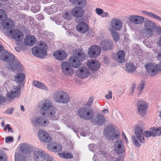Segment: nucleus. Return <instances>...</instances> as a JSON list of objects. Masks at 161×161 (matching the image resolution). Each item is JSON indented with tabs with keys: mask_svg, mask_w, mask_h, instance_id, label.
I'll return each mask as SVG.
<instances>
[{
	"mask_svg": "<svg viewBox=\"0 0 161 161\" xmlns=\"http://www.w3.org/2000/svg\"><path fill=\"white\" fill-rule=\"evenodd\" d=\"M86 54L81 50H74L72 53V56L68 59L69 62L74 68H77L81 65L80 61L86 59Z\"/></svg>",
	"mask_w": 161,
	"mask_h": 161,
	"instance_id": "obj_1",
	"label": "nucleus"
},
{
	"mask_svg": "<svg viewBox=\"0 0 161 161\" xmlns=\"http://www.w3.org/2000/svg\"><path fill=\"white\" fill-rule=\"evenodd\" d=\"M47 45L46 43L43 41L40 42L38 47H34L32 48V54L35 56L41 58H43L47 54L46 50Z\"/></svg>",
	"mask_w": 161,
	"mask_h": 161,
	"instance_id": "obj_2",
	"label": "nucleus"
},
{
	"mask_svg": "<svg viewBox=\"0 0 161 161\" xmlns=\"http://www.w3.org/2000/svg\"><path fill=\"white\" fill-rule=\"evenodd\" d=\"M105 137L108 140H113L118 138L120 135V132L115 129L113 125L107 126L104 130Z\"/></svg>",
	"mask_w": 161,
	"mask_h": 161,
	"instance_id": "obj_3",
	"label": "nucleus"
},
{
	"mask_svg": "<svg viewBox=\"0 0 161 161\" xmlns=\"http://www.w3.org/2000/svg\"><path fill=\"white\" fill-rule=\"evenodd\" d=\"M54 100L57 103L66 104L70 101L69 96L65 91L59 90L55 92L53 95Z\"/></svg>",
	"mask_w": 161,
	"mask_h": 161,
	"instance_id": "obj_4",
	"label": "nucleus"
},
{
	"mask_svg": "<svg viewBox=\"0 0 161 161\" xmlns=\"http://www.w3.org/2000/svg\"><path fill=\"white\" fill-rule=\"evenodd\" d=\"M135 133L136 137L133 136L132 139L134 144L136 147L141 146V143H144L145 140L143 130L140 127L136 126L135 130Z\"/></svg>",
	"mask_w": 161,
	"mask_h": 161,
	"instance_id": "obj_5",
	"label": "nucleus"
},
{
	"mask_svg": "<svg viewBox=\"0 0 161 161\" xmlns=\"http://www.w3.org/2000/svg\"><path fill=\"white\" fill-rule=\"evenodd\" d=\"M7 14L3 10L0 9V20L4 19L2 22V25L4 29H10L14 26V21L9 18H6Z\"/></svg>",
	"mask_w": 161,
	"mask_h": 161,
	"instance_id": "obj_6",
	"label": "nucleus"
},
{
	"mask_svg": "<svg viewBox=\"0 0 161 161\" xmlns=\"http://www.w3.org/2000/svg\"><path fill=\"white\" fill-rule=\"evenodd\" d=\"M78 114L82 119L89 120L93 118L94 113L92 109L90 108L84 107L78 110Z\"/></svg>",
	"mask_w": 161,
	"mask_h": 161,
	"instance_id": "obj_7",
	"label": "nucleus"
},
{
	"mask_svg": "<svg viewBox=\"0 0 161 161\" xmlns=\"http://www.w3.org/2000/svg\"><path fill=\"white\" fill-rule=\"evenodd\" d=\"M34 159L35 161H53L52 157L43 151L35 150L33 152Z\"/></svg>",
	"mask_w": 161,
	"mask_h": 161,
	"instance_id": "obj_8",
	"label": "nucleus"
},
{
	"mask_svg": "<svg viewBox=\"0 0 161 161\" xmlns=\"http://www.w3.org/2000/svg\"><path fill=\"white\" fill-rule=\"evenodd\" d=\"M145 67L149 75L154 77L157 75L159 71L161 70V63L157 64L153 63H148Z\"/></svg>",
	"mask_w": 161,
	"mask_h": 161,
	"instance_id": "obj_9",
	"label": "nucleus"
},
{
	"mask_svg": "<svg viewBox=\"0 0 161 161\" xmlns=\"http://www.w3.org/2000/svg\"><path fill=\"white\" fill-rule=\"evenodd\" d=\"M147 106V103L143 100H139L137 103V114L142 117L146 114Z\"/></svg>",
	"mask_w": 161,
	"mask_h": 161,
	"instance_id": "obj_10",
	"label": "nucleus"
},
{
	"mask_svg": "<svg viewBox=\"0 0 161 161\" xmlns=\"http://www.w3.org/2000/svg\"><path fill=\"white\" fill-rule=\"evenodd\" d=\"M144 24L145 31L149 37L155 35L154 31L155 24L153 22L150 20H146L144 21Z\"/></svg>",
	"mask_w": 161,
	"mask_h": 161,
	"instance_id": "obj_11",
	"label": "nucleus"
},
{
	"mask_svg": "<svg viewBox=\"0 0 161 161\" xmlns=\"http://www.w3.org/2000/svg\"><path fill=\"white\" fill-rule=\"evenodd\" d=\"M42 114L53 120H56L59 118L60 114L57 113L55 108L53 106L45 112H42Z\"/></svg>",
	"mask_w": 161,
	"mask_h": 161,
	"instance_id": "obj_12",
	"label": "nucleus"
},
{
	"mask_svg": "<svg viewBox=\"0 0 161 161\" xmlns=\"http://www.w3.org/2000/svg\"><path fill=\"white\" fill-rule=\"evenodd\" d=\"M114 150L115 152L119 154L116 159L121 156H123V155L121 154L125 151L124 143L120 140H118L116 142L114 145ZM124 158H123V159Z\"/></svg>",
	"mask_w": 161,
	"mask_h": 161,
	"instance_id": "obj_13",
	"label": "nucleus"
},
{
	"mask_svg": "<svg viewBox=\"0 0 161 161\" xmlns=\"http://www.w3.org/2000/svg\"><path fill=\"white\" fill-rule=\"evenodd\" d=\"M31 123L35 127L38 126L39 125L45 127L48 124L49 121L46 118L41 116L37 118H32Z\"/></svg>",
	"mask_w": 161,
	"mask_h": 161,
	"instance_id": "obj_14",
	"label": "nucleus"
},
{
	"mask_svg": "<svg viewBox=\"0 0 161 161\" xmlns=\"http://www.w3.org/2000/svg\"><path fill=\"white\" fill-rule=\"evenodd\" d=\"M61 66L63 73L66 75L71 76L73 74V70L69 61H63Z\"/></svg>",
	"mask_w": 161,
	"mask_h": 161,
	"instance_id": "obj_15",
	"label": "nucleus"
},
{
	"mask_svg": "<svg viewBox=\"0 0 161 161\" xmlns=\"http://www.w3.org/2000/svg\"><path fill=\"white\" fill-rule=\"evenodd\" d=\"M99 46L103 50H110L114 47L113 42L111 40L104 39L102 40L100 43Z\"/></svg>",
	"mask_w": 161,
	"mask_h": 161,
	"instance_id": "obj_16",
	"label": "nucleus"
},
{
	"mask_svg": "<svg viewBox=\"0 0 161 161\" xmlns=\"http://www.w3.org/2000/svg\"><path fill=\"white\" fill-rule=\"evenodd\" d=\"M101 53V49L97 45H93L89 48L88 54L91 57L95 58L99 55Z\"/></svg>",
	"mask_w": 161,
	"mask_h": 161,
	"instance_id": "obj_17",
	"label": "nucleus"
},
{
	"mask_svg": "<svg viewBox=\"0 0 161 161\" xmlns=\"http://www.w3.org/2000/svg\"><path fill=\"white\" fill-rule=\"evenodd\" d=\"M21 86L18 85L17 86H14L12 90L8 92V97L11 99L18 98L20 96Z\"/></svg>",
	"mask_w": 161,
	"mask_h": 161,
	"instance_id": "obj_18",
	"label": "nucleus"
},
{
	"mask_svg": "<svg viewBox=\"0 0 161 161\" xmlns=\"http://www.w3.org/2000/svg\"><path fill=\"white\" fill-rule=\"evenodd\" d=\"M90 74L89 69L85 67H82L76 70V74L79 78L84 79L87 78Z\"/></svg>",
	"mask_w": 161,
	"mask_h": 161,
	"instance_id": "obj_19",
	"label": "nucleus"
},
{
	"mask_svg": "<svg viewBox=\"0 0 161 161\" xmlns=\"http://www.w3.org/2000/svg\"><path fill=\"white\" fill-rule=\"evenodd\" d=\"M52 106L51 103L48 99H44L40 101L38 104L39 108L41 111H43V112H45Z\"/></svg>",
	"mask_w": 161,
	"mask_h": 161,
	"instance_id": "obj_20",
	"label": "nucleus"
},
{
	"mask_svg": "<svg viewBox=\"0 0 161 161\" xmlns=\"http://www.w3.org/2000/svg\"><path fill=\"white\" fill-rule=\"evenodd\" d=\"M13 39L17 41H22L24 38L23 34L19 29H14L8 31Z\"/></svg>",
	"mask_w": 161,
	"mask_h": 161,
	"instance_id": "obj_21",
	"label": "nucleus"
},
{
	"mask_svg": "<svg viewBox=\"0 0 161 161\" xmlns=\"http://www.w3.org/2000/svg\"><path fill=\"white\" fill-rule=\"evenodd\" d=\"M89 69L92 71H96L98 70L100 67V64L96 59L89 60L86 64Z\"/></svg>",
	"mask_w": 161,
	"mask_h": 161,
	"instance_id": "obj_22",
	"label": "nucleus"
},
{
	"mask_svg": "<svg viewBox=\"0 0 161 161\" xmlns=\"http://www.w3.org/2000/svg\"><path fill=\"white\" fill-rule=\"evenodd\" d=\"M38 135L39 140L45 143H48L51 141V137L48 133L43 130L39 131Z\"/></svg>",
	"mask_w": 161,
	"mask_h": 161,
	"instance_id": "obj_23",
	"label": "nucleus"
},
{
	"mask_svg": "<svg viewBox=\"0 0 161 161\" xmlns=\"http://www.w3.org/2000/svg\"><path fill=\"white\" fill-rule=\"evenodd\" d=\"M110 26L112 28L111 29H113L114 31H119L122 27V23L120 20L116 18H114L110 23Z\"/></svg>",
	"mask_w": 161,
	"mask_h": 161,
	"instance_id": "obj_24",
	"label": "nucleus"
},
{
	"mask_svg": "<svg viewBox=\"0 0 161 161\" xmlns=\"http://www.w3.org/2000/svg\"><path fill=\"white\" fill-rule=\"evenodd\" d=\"M71 14L75 17L81 18L84 14V10L80 7H76L72 10Z\"/></svg>",
	"mask_w": 161,
	"mask_h": 161,
	"instance_id": "obj_25",
	"label": "nucleus"
},
{
	"mask_svg": "<svg viewBox=\"0 0 161 161\" xmlns=\"http://www.w3.org/2000/svg\"><path fill=\"white\" fill-rule=\"evenodd\" d=\"M143 17L137 15H131L129 17V21L135 24H142L144 21Z\"/></svg>",
	"mask_w": 161,
	"mask_h": 161,
	"instance_id": "obj_26",
	"label": "nucleus"
},
{
	"mask_svg": "<svg viewBox=\"0 0 161 161\" xmlns=\"http://www.w3.org/2000/svg\"><path fill=\"white\" fill-rule=\"evenodd\" d=\"M105 121V119L104 116L101 114L97 115L94 119H92V122L95 125L100 126L103 125Z\"/></svg>",
	"mask_w": 161,
	"mask_h": 161,
	"instance_id": "obj_27",
	"label": "nucleus"
},
{
	"mask_svg": "<svg viewBox=\"0 0 161 161\" xmlns=\"http://www.w3.org/2000/svg\"><path fill=\"white\" fill-rule=\"evenodd\" d=\"M47 148L50 151L53 152H61L62 150L61 145L55 142L48 144L47 146Z\"/></svg>",
	"mask_w": 161,
	"mask_h": 161,
	"instance_id": "obj_28",
	"label": "nucleus"
},
{
	"mask_svg": "<svg viewBox=\"0 0 161 161\" xmlns=\"http://www.w3.org/2000/svg\"><path fill=\"white\" fill-rule=\"evenodd\" d=\"M76 29L81 33H84L87 31L89 27L87 24L84 21L80 22L76 26Z\"/></svg>",
	"mask_w": 161,
	"mask_h": 161,
	"instance_id": "obj_29",
	"label": "nucleus"
},
{
	"mask_svg": "<svg viewBox=\"0 0 161 161\" xmlns=\"http://www.w3.org/2000/svg\"><path fill=\"white\" fill-rule=\"evenodd\" d=\"M60 10L59 5L58 4H54L48 7L45 9V12L49 14H53Z\"/></svg>",
	"mask_w": 161,
	"mask_h": 161,
	"instance_id": "obj_30",
	"label": "nucleus"
},
{
	"mask_svg": "<svg viewBox=\"0 0 161 161\" xmlns=\"http://www.w3.org/2000/svg\"><path fill=\"white\" fill-rule=\"evenodd\" d=\"M56 59L61 61L64 60L67 56L65 52L64 51L58 50L54 52L53 54Z\"/></svg>",
	"mask_w": 161,
	"mask_h": 161,
	"instance_id": "obj_31",
	"label": "nucleus"
},
{
	"mask_svg": "<svg viewBox=\"0 0 161 161\" xmlns=\"http://www.w3.org/2000/svg\"><path fill=\"white\" fill-rule=\"evenodd\" d=\"M36 41V38L32 36H27L24 40V42L25 44L30 46H33Z\"/></svg>",
	"mask_w": 161,
	"mask_h": 161,
	"instance_id": "obj_32",
	"label": "nucleus"
},
{
	"mask_svg": "<svg viewBox=\"0 0 161 161\" xmlns=\"http://www.w3.org/2000/svg\"><path fill=\"white\" fill-rule=\"evenodd\" d=\"M15 61L11 65V69L13 70L20 71L22 69V66L20 63L15 59Z\"/></svg>",
	"mask_w": 161,
	"mask_h": 161,
	"instance_id": "obj_33",
	"label": "nucleus"
},
{
	"mask_svg": "<svg viewBox=\"0 0 161 161\" xmlns=\"http://www.w3.org/2000/svg\"><path fill=\"white\" fill-rule=\"evenodd\" d=\"M33 84L35 86L41 90H44L47 91H49L48 88L44 84L39 81L35 80L34 81Z\"/></svg>",
	"mask_w": 161,
	"mask_h": 161,
	"instance_id": "obj_34",
	"label": "nucleus"
},
{
	"mask_svg": "<svg viewBox=\"0 0 161 161\" xmlns=\"http://www.w3.org/2000/svg\"><path fill=\"white\" fill-rule=\"evenodd\" d=\"M118 58L117 61L120 63H123L125 61V53L123 50H119L117 53Z\"/></svg>",
	"mask_w": 161,
	"mask_h": 161,
	"instance_id": "obj_35",
	"label": "nucleus"
},
{
	"mask_svg": "<svg viewBox=\"0 0 161 161\" xmlns=\"http://www.w3.org/2000/svg\"><path fill=\"white\" fill-rule=\"evenodd\" d=\"M31 148V147L29 144L23 143L21 145L20 150L22 153H27L30 152Z\"/></svg>",
	"mask_w": 161,
	"mask_h": 161,
	"instance_id": "obj_36",
	"label": "nucleus"
},
{
	"mask_svg": "<svg viewBox=\"0 0 161 161\" xmlns=\"http://www.w3.org/2000/svg\"><path fill=\"white\" fill-rule=\"evenodd\" d=\"M125 70L128 73H132L134 72L136 69V67L134 65L133 63L130 62L127 63Z\"/></svg>",
	"mask_w": 161,
	"mask_h": 161,
	"instance_id": "obj_37",
	"label": "nucleus"
},
{
	"mask_svg": "<svg viewBox=\"0 0 161 161\" xmlns=\"http://www.w3.org/2000/svg\"><path fill=\"white\" fill-rule=\"evenodd\" d=\"M72 129L74 131L75 133L79 132L80 135L83 136H87L89 134L88 131H85L84 130H82L80 127L78 126L74 128H72Z\"/></svg>",
	"mask_w": 161,
	"mask_h": 161,
	"instance_id": "obj_38",
	"label": "nucleus"
},
{
	"mask_svg": "<svg viewBox=\"0 0 161 161\" xmlns=\"http://www.w3.org/2000/svg\"><path fill=\"white\" fill-rule=\"evenodd\" d=\"M25 78V75L23 73H18L15 77V81L18 83H22Z\"/></svg>",
	"mask_w": 161,
	"mask_h": 161,
	"instance_id": "obj_39",
	"label": "nucleus"
},
{
	"mask_svg": "<svg viewBox=\"0 0 161 161\" xmlns=\"http://www.w3.org/2000/svg\"><path fill=\"white\" fill-rule=\"evenodd\" d=\"M111 35L115 42H118L119 39V35L118 33L113 29H109Z\"/></svg>",
	"mask_w": 161,
	"mask_h": 161,
	"instance_id": "obj_40",
	"label": "nucleus"
},
{
	"mask_svg": "<svg viewBox=\"0 0 161 161\" xmlns=\"http://www.w3.org/2000/svg\"><path fill=\"white\" fill-rule=\"evenodd\" d=\"M59 156L62 158H64L66 159L71 158H73V155L70 153L63 152L59 153Z\"/></svg>",
	"mask_w": 161,
	"mask_h": 161,
	"instance_id": "obj_41",
	"label": "nucleus"
},
{
	"mask_svg": "<svg viewBox=\"0 0 161 161\" xmlns=\"http://www.w3.org/2000/svg\"><path fill=\"white\" fill-rule=\"evenodd\" d=\"M152 128L153 131L152 135L153 137L161 135V127H158V128L154 127Z\"/></svg>",
	"mask_w": 161,
	"mask_h": 161,
	"instance_id": "obj_42",
	"label": "nucleus"
},
{
	"mask_svg": "<svg viewBox=\"0 0 161 161\" xmlns=\"http://www.w3.org/2000/svg\"><path fill=\"white\" fill-rule=\"evenodd\" d=\"M8 52L6 51H3L0 53V58L1 60L4 61L7 60V56H8Z\"/></svg>",
	"mask_w": 161,
	"mask_h": 161,
	"instance_id": "obj_43",
	"label": "nucleus"
},
{
	"mask_svg": "<svg viewBox=\"0 0 161 161\" xmlns=\"http://www.w3.org/2000/svg\"><path fill=\"white\" fill-rule=\"evenodd\" d=\"M77 2L78 7H80L82 8L85 7L87 4V0H78Z\"/></svg>",
	"mask_w": 161,
	"mask_h": 161,
	"instance_id": "obj_44",
	"label": "nucleus"
},
{
	"mask_svg": "<svg viewBox=\"0 0 161 161\" xmlns=\"http://www.w3.org/2000/svg\"><path fill=\"white\" fill-rule=\"evenodd\" d=\"M15 161H25V158L20 153H16L15 155Z\"/></svg>",
	"mask_w": 161,
	"mask_h": 161,
	"instance_id": "obj_45",
	"label": "nucleus"
},
{
	"mask_svg": "<svg viewBox=\"0 0 161 161\" xmlns=\"http://www.w3.org/2000/svg\"><path fill=\"white\" fill-rule=\"evenodd\" d=\"M103 156L101 154H95L93 158L94 161H103Z\"/></svg>",
	"mask_w": 161,
	"mask_h": 161,
	"instance_id": "obj_46",
	"label": "nucleus"
},
{
	"mask_svg": "<svg viewBox=\"0 0 161 161\" xmlns=\"http://www.w3.org/2000/svg\"><path fill=\"white\" fill-rule=\"evenodd\" d=\"M88 147L90 150L93 152H96L99 150L97 145L94 144H90Z\"/></svg>",
	"mask_w": 161,
	"mask_h": 161,
	"instance_id": "obj_47",
	"label": "nucleus"
},
{
	"mask_svg": "<svg viewBox=\"0 0 161 161\" xmlns=\"http://www.w3.org/2000/svg\"><path fill=\"white\" fill-rule=\"evenodd\" d=\"M144 83L143 82H142L139 84L137 88V89L139 90V92L137 94L138 96L141 95L142 92L144 88Z\"/></svg>",
	"mask_w": 161,
	"mask_h": 161,
	"instance_id": "obj_48",
	"label": "nucleus"
},
{
	"mask_svg": "<svg viewBox=\"0 0 161 161\" xmlns=\"http://www.w3.org/2000/svg\"><path fill=\"white\" fill-rule=\"evenodd\" d=\"M7 57L8 58L7 59V60H4V61L11 62L14 61L15 59L14 55L12 53L9 52H8V56Z\"/></svg>",
	"mask_w": 161,
	"mask_h": 161,
	"instance_id": "obj_49",
	"label": "nucleus"
},
{
	"mask_svg": "<svg viewBox=\"0 0 161 161\" xmlns=\"http://www.w3.org/2000/svg\"><path fill=\"white\" fill-rule=\"evenodd\" d=\"M40 6L38 5H34L31 8V11L34 13H36L39 11Z\"/></svg>",
	"mask_w": 161,
	"mask_h": 161,
	"instance_id": "obj_50",
	"label": "nucleus"
},
{
	"mask_svg": "<svg viewBox=\"0 0 161 161\" xmlns=\"http://www.w3.org/2000/svg\"><path fill=\"white\" fill-rule=\"evenodd\" d=\"M62 16L63 18L65 20H68L70 19L71 15L68 12L64 13L62 14Z\"/></svg>",
	"mask_w": 161,
	"mask_h": 161,
	"instance_id": "obj_51",
	"label": "nucleus"
},
{
	"mask_svg": "<svg viewBox=\"0 0 161 161\" xmlns=\"http://www.w3.org/2000/svg\"><path fill=\"white\" fill-rule=\"evenodd\" d=\"M151 132H150L149 131H146L144 132V135L146 137H149L151 136H153L152 134L153 133V131L152 130V128H151Z\"/></svg>",
	"mask_w": 161,
	"mask_h": 161,
	"instance_id": "obj_52",
	"label": "nucleus"
},
{
	"mask_svg": "<svg viewBox=\"0 0 161 161\" xmlns=\"http://www.w3.org/2000/svg\"><path fill=\"white\" fill-rule=\"evenodd\" d=\"M6 155L2 151H0V161H6Z\"/></svg>",
	"mask_w": 161,
	"mask_h": 161,
	"instance_id": "obj_53",
	"label": "nucleus"
},
{
	"mask_svg": "<svg viewBox=\"0 0 161 161\" xmlns=\"http://www.w3.org/2000/svg\"><path fill=\"white\" fill-rule=\"evenodd\" d=\"M142 12L143 14L145 15H146L148 16L149 17L152 18L153 16V14H154L152 12H149L148 11H142Z\"/></svg>",
	"mask_w": 161,
	"mask_h": 161,
	"instance_id": "obj_54",
	"label": "nucleus"
},
{
	"mask_svg": "<svg viewBox=\"0 0 161 161\" xmlns=\"http://www.w3.org/2000/svg\"><path fill=\"white\" fill-rule=\"evenodd\" d=\"M103 10L100 8H97L95 10L96 13L98 15H101L103 13Z\"/></svg>",
	"mask_w": 161,
	"mask_h": 161,
	"instance_id": "obj_55",
	"label": "nucleus"
},
{
	"mask_svg": "<svg viewBox=\"0 0 161 161\" xmlns=\"http://www.w3.org/2000/svg\"><path fill=\"white\" fill-rule=\"evenodd\" d=\"M13 138L12 137L10 136L6 137L5 139L6 143H8L9 142H12L13 141Z\"/></svg>",
	"mask_w": 161,
	"mask_h": 161,
	"instance_id": "obj_56",
	"label": "nucleus"
},
{
	"mask_svg": "<svg viewBox=\"0 0 161 161\" xmlns=\"http://www.w3.org/2000/svg\"><path fill=\"white\" fill-rule=\"evenodd\" d=\"M14 110V108H11L8 109L7 110H6L5 112L7 114H12Z\"/></svg>",
	"mask_w": 161,
	"mask_h": 161,
	"instance_id": "obj_57",
	"label": "nucleus"
},
{
	"mask_svg": "<svg viewBox=\"0 0 161 161\" xmlns=\"http://www.w3.org/2000/svg\"><path fill=\"white\" fill-rule=\"evenodd\" d=\"M112 93L111 91H109L108 92V94L105 95V97L108 99H110L112 98Z\"/></svg>",
	"mask_w": 161,
	"mask_h": 161,
	"instance_id": "obj_58",
	"label": "nucleus"
},
{
	"mask_svg": "<svg viewBox=\"0 0 161 161\" xmlns=\"http://www.w3.org/2000/svg\"><path fill=\"white\" fill-rule=\"evenodd\" d=\"M136 87V85L133 84L131 86V90L130 91V94L132 95L134 93Z\"/></svg>",
	"mask_w": 161,
	"mask_h": 161,
	"instance_id": "obj_59",
	"label": "nucleus"
},
{
	"mask_svg": "<svg viewBox=\"0 0 161 161\" xmlns=\"http://www.w3.org/2000/svg\"><path fill=\"white\" fill-rule=\"evenodd\" d=\"M36 17L38 20H42L44 18L43 16L41 14H39L36 15Z\"/></svg>",
	"mask_w": 161,
	"mask_h": 161,
	"instance_id": "obj_60",
	"label": "nucleus"
},
{
	"mask_svg": "<svg viewBox=\"0 0 161 161\" xmlns=\"http://www.w3.org/2000/svg\"><path fill=\"white\" fill-rule=\"evenodd\" d=\"M101 16L102 18H104L105 17H109V14L108 12H104L103 11V13H102Z\"/></svg>",
	"mask_w": 161,
	"mask_h": 161,
	"instance_id": "obj_61",
	"label": "nucleus"
},
{
	"mask_svg": "<svg viewBox=\"0 0 161 161\" xmlns=\"http://www.w3.org/2000/svg\"><path fill=\"white\" fill-rule=\"evenodd\" d=\"M93 102V99L92 98L90 97L89 98V100H88L87 103H86V105L88 106L91 105Z\"/></svg>",
	"mask_w": 161,
	"mask_h": 161,
	"instance_id": "obj_62",
	"label": "nucleus"
},
{
	"mask_svg": "<svg viewBox=\"0 0 161 161\" xmlns=\"http://www.w3.org/2000/svg\"><path fill=\"white\" fill-rule=\"evenodd\" d=\"M152 18L156 19L161 22V17L158 16L156 14H153Z\"/></svg>",
	"mask_w": 161,
	"mask_h": 161,
	"instance_id": "obj_63",
	"label": "nucleus"
},
{
	"mask_svg": "<svg viewBox=\"0 0 161 161\" xmlns=\"http://www.w3.org/2000/svg\"><path fill=\"white\" fill-rule=\"evenodd\" d=\"M156 33L158 34H161V27H158L156 28Z\"/></svg>",
	"mask_w": 161,
	"mask_h": 161,
	"instance_id": "obj_64",
	"label": "nucleus"
}]
</instances>
